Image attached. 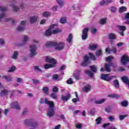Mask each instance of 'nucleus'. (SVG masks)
<instances>
[{
	"label": "nucleus",
	"instance_id": "nucleus-1",
	"mask_svg": "<svg viewBox=\"0 0 129 129\" xmlns=\"http://www.w3.org/2000/svg\"><path fill=\"white\" fill-rule=\"evenodd\" d=\"M40 104L45 103V104L49 105L47 113V115L48 117H52L55 115V109H54V107H55V104H54V102L49 101L47 98H45V100L43 98H41L40 100Z\"/></svg>",
	"mask_w": 129,
	"mask_h": 129
},
{
	"label": "nucleus",
	"instance_id": "nucleus-2",
	"mask_svg": "<svg viewBox=\"0 0 129 129\" xmlns=\"http://www.w3.org/2000/svg\"><path fill=\"white\" fill-rule=\"evenodd\" d=\"M46 47H54L55 50L61 51L65 48V43L63 42H59L58 43L55 41H49L45 44Z\"/></svg>",
	"mask_w": 129,
	"mask_h": 129
},
{
	"label": "nucleus",
	"instance_id": "nucleus-3",
	"mask_svg": "<svg viewBox=\"0 0 129 129\" xmlns=\"http://www.w3.org/2000/svg\"><path fill=\"white\" fill-rule=\"evenodd\" d=\"M111 67L114 70L116 67H117V64H116V63L115 62L106 63L104 65V68H101L100 71L101 72H104V71H106V72H110L111 71V69H110Z\"/></svg>",
	"mask_w": 129,
	"mask_h": 129
},
{
	"label": "nucleus",
	"instance_id": "nucleus-4",
	"mask_svg": "<svg viewBox=\"0 0 129 129\" xmlns=\"http://www.w3.org/2000/svg\"><path fill=\"white\" fill-rule=\"evenodd\" d=\"M91 71L86 70L85 71V74H87L90 77V78H93L94 77V73L97 72V68L95 66H92L90 67Z\"/></svg>",
	"mask_w": 129,
	"mask_h": 129
},
{
	"label": "nucleus",
	"instance_id": "nucleus-5",
	"mask_svg": "<svg viewBox=\"0 0 129 129\" xmlns=\"http://www.w3.org/2000/svg\"><path fill=\"white\" fill-rule=\"evenodd\" d=\"M37 46L35 45H31L29 47V56L30 58H34L37 55Z\"/></svg>",
	"mask_w": 129,
	"mask_h": 129
},
{
	"label": "nucleus",
	"instance_id": "nucleus-6",
	"mask_svg": "<svg viewBox=\"0 0 129 129\" xmlns=\"http://www.w3.org/2000/svg\"><path fill=\"white\" fill-rule=\"evenodd\" d=\"M109 74H102L101 75V79H102V80H104L105 81H107V82H109L111 81V80H112V79H113V78H116V76H112L110 77H108L109 76Z\"/></svg>",
	"mask_w": 129,
	"mask_h": 129
},
{
	"label": "nucleus",
	"instance_id": "nucleus-7",
	"mask_svg": "<svg viewBox=\"0 0 129 129\" xmlns=\"http://www.w3.org/2000/svg\"><path fill=\"white\" fill-rule=\"evenodd\" d=\"M25 7V4L23 3H20L19 6H17L14 5H11V8H12V10L16 13L20 12L21 9H24Z\"/></svg>",
	"mask_w": 129,
	"mask_h": 129
},
{
	"label": "nucleus",
	"instance_id": "nucleus-8",
	"mask_svg": "<svg viewBox=\"0 0 129 129\" xmlns=\"http://www.w3.org/2000/svg\"><path fill=\"white\" fill-rule=\"evenodd\" d=\"M88 32H89V28H86L83 30L82 33V39L83 41H85L88 37Z\"/></svg>",
	"mask_w": 129,
	"mask_h": 129
},
{
	"label": "nucleus",
	"instance_id": "nucleus-9",
	"mask_svg": "<svg viewBox=\"0 0 129 129\" xmlns=\"http://www.w3.org/2000/svg\"><path fill=\"white\" fill-rule=\"evenodd\" d=\"M88 62H89V57L86 55L84 57V61L80 65L82 67H86L88 65Z\"/></svg>",
	"mask_w": 129,
	"mask_h": 129
},
{
	"label": "nucleus",
	"instance_id": "nucleus-10",
	"mask_svg": "<svg viewBox=\"0 0 129 129\" xmlns=\"http://www.w3.org/2000/svg\"><path fill=\"white\" fill-rule=\"evenodd\" d=\"M45 61L46 62H47V63H52L54 65H56V64H57V61H56L55 59L52 58L51 56H47L46 57Z\"/></svg>",
	"mask_w": 129,
	"mask_h": 129
},
{
	"label": "nucleus",
	"instance_id": "nucleus-11",
	"mask_svg": "<svg viewBox=\"0 0 129 129\" xmlns=\"http://www.w3.org/2000/svg\"><path fill=\"white\" fill-rule=\"evenodd\" d=\"M55 26H56V25L53 24L47 30L45 31L44 35L46 36V37H48V36H51V35H52V30L54 29Z\"/></svg>",
	"mask_w": 129,
	"mask_h": 129
},
{
	"label": "nucleus",
	"instance_id": "nucleus-12",
	"mask_svg": "<svg viewBox=\"0 0 129 129\" xmlns=\"http://www.w3.org/2000/svg\"><path fill=\"white\" fill-rule=\"evenodd\" d=\"M30 126L33 127V128H39V127H40V123L37 121H35V120L32 119V122H31Z\"/></svg>",
	"mask_w": 129,
	"mask_h": 129
},
{
	"label": "nucleus",
	"instance_id": "nucleus-13",
	"mask_svg": "<svg viewBox=\"0 0 129 129\" xmlns=\"http://www.w3.org/2000/svg\"><path fill=\"white\" fill-rule=\"evenodd\" d=\"M12 108H15L17 109V110H20L21 109V106H20V104L18 102H14L11 104Z\"/></svg>",
	"mask_w": 129,
	"mask_h": 129
},
{
	"label": "nucleus",
	"instance_id": "nucleus-14",
	"mask_svg": "<svg viewBox=\"0 0 129 129\" xmlns=\"http://www.w3.org/2000/svg\"><path fill=\"white\" fill-rule=\"evenodd\" d=\"M30 41V37L28 35H24L23 36V41L22 43V45H26L28 42Z\"/></svg>",
	"mask_w": 129,
	"mask_h": 129
},
{
	"label": "nucleus",
	"instance_id": "nucleus-15",
	"mask_svg": "<svg viewBox=\"0 0 129 129\" xmlns=\"http://www.w3.org/2000/svg\"><path fill=\"white\" fill-rule=\"evenodd\" d=\"M61 100H62V101H66L67 100H69V99H70V98H71V94L68 93L66 96L62 95L61 96Z\"/></svg>",
	"mask_w": 129,
	"mask_h": 129
},
{
	"label": "nucleus",
	"instance_id": "nucleus-16",
	"mask_svg": "<svg viewBox=\"0 0 129 129\" xmlns=\"http://www.w3.org/2000/svg\"><path fill=\"white\" fill-rule=\"evenodd\" d=\"M80 72H81V71L77 70L76 74H74V78L76 80H79L80 79Z\"/></svg>",
	"mask_w": 129,
	"mask_h": 129
},
{
	"label": "nucleus",
	"instance_id": "nucleus-17",
	"mask_svg": "<svg viewBox=\"0 0 129 129\" xmlns=\"http://www.w3.org/2000/svg\"><path fill=\"white\" fill-rule=\"evenodd\" d=\"M39 17L38 16H32L30 17V22L31 24H35L37 23V21H38V18Z\"/></svg>",
	"mask_w": 129,
	"mask_h": 129
},
{
	"label": "nucleus",
	"instance_id": "nucleus-18",
	"mask_svg": "<svg viewBox=\"0 0 129 129\" xmlns=\"http://www.w3.org/2000/svg\"><path fill=\"white\" fill-rule=\"evenodd\" d=\"M105 52L106 53H108L109 54L110 53H111V52H113L114 54H116V52H117V50L115 47H113L112 49H108V48H106Z\"/></svg>",
	"mask_w": 129,
	"mask_h": 129
},
{
	"label": "nucleus",
	"instance_id": "nucleus-19",
	"mask_svg": "<svg viewBox=\"0 0 129 129\" xmlns=\"http://www.w3.org/2000/svg\"><path fill=\"white\" fill-rule=\"evenodd\" d=\"M3 78L5 79L7 82H12V81H13V77L10 75H4L3 76Z\"/></svg>",
	"mask_w": 129,
	"mask_h": 129
},
{
	"label": "nucleus",
	"instance_id": "nucleus-20",
	"mask_svg": "<svg viewBox=\"0 0 129 129\" xmlns=\"http://www.w3.org/2000/svg\"><path fill=\"white\" fill-rule=\"evenodd\" d=\"M55 66H56V65L54 64L46 63L44 64V69H49V68H53Z\"/></svg>",
	"mask_w": 129,
	"mask_h": 129
},
{
	"label": "nucleus",
	"instance_id": "nucleus-21",
	"mask_svg": "<svg viewBox=\"0 0 129 129\" xmlns=\"http://www.w3.org/2000/svg\"><path fill=\"white\" fill-rule=\"evenodd\" d=\"M18 56H19V51H14L13 54L11 56V58L12 59H14V60H16V59H18Z\"/></svg>",
	"mask_w": 129,
	"mask_h": 129
},
{
	"label": "nucleus",
	"instance_id": "nucleus-22",
	"mask_svg": "<svg viewBox=\"0 0 129 129\" xmlns=\"http://www.w3.org/2000/svg\"><path fill=\"white\" fill-rule=\"evenodd\" d=\"M121 80H122V81H123V82H124V83H125L127 85H129L128 78H127L125 76H124L121 78Z\"/></svg>",
	"mask_w": 129,
	"mask_h": 129
},
{
	"label": "nucleus",
	"instance_id": "nucleus-23",
	"mask_svg": "<svg viewBox=\"0 0 129 129\" xmlns=\"http://www.w3.org/2000/svg\"><path fill=\"white\" fill-rule=\"evenodd\" d=\"M72 40H73V35L72 34H69L67 41L70 44L72 43Z\"/></svg>",
	"mask_w": 129,
	"mask_h": 129
},
{
	"label": "nucleus",
	"instance_id": "nucleus-24",
	"mask_svg": "<svg viewBox=\"0 0 129 129\" xmlns=\"http://www.w3.org/2000/svg\"><path fill=\"white\" fill-rule=\"evenodd\" d=\"M72 9L74 11H80L81 7L79 5H75L72 6Z\"/></svg>",
	"mask_w": 129,
	"mask_h": 129
},
{
	"label": "nucleus",
	"instance_id": "nucleus-25",
	"mask_svg": "<svg viewBox=\"0 0 129 129\" xmlns=\"http://www.w3.org/2000/svg\"><path fill=\"white\" fill-rule=\"evenodd\" d=\"M113 83L115 88H119V82L118 81V80H114Z\"/></svg>",
	"mask_w": 129,
	"mask_h": 129
},
{
	"label": "nucleus",
	"instance_id": "nucleus-26",
	"mask_svg": "<svg viewBox=\"0 0 129 129\" xmlns=\"http://www.w3.org/2000/svg\"><path fill=\"white\" fill-rule=\"evenodd\" d=\"M107 22V18H104L100 20L99 24L102 25H105Z\"/></svg>",
	"mask_w": 129,
	"mask_h": 129
},
{
	"label": "nucleus",
	"instance_id": "nucleus-27",
	"mask_svg": "<svg viewBox=\"0 0 129 129\" xmlns=\"http://www.w3.org/2000/svg\"><path fill=\"white\" fill-rule=\"evenodd\" d=\"M91 89V86H90V85H88L84 87L83 90L85 92H88V91H90Z\"/></svg>",
	"mask_w": 129,
	"mask_h": 129
},
{
	"label": "nucleus",
	"instance_id": "nucleus-28",
	"mask_svg": "<svg viewBox=\"0 0 129 129\" xmlns=\"http://www.w3.org/2000/svg\"><path fill=\"white\" fill-rule=\"evenodd\" d=\"M97 48V45L95 44H90L89 46V49L91 51H94V50H96Z\"/></svg>",
	"mask_w": 129,
	"mask_h": 129
},
{
	"label": "nucleus",
	"instance_id": "nucleus-29",
	"mask_svg": "<svg viewBox=\"0 0 129 129\" xmlns=\"http://www.w3.org/2000/svg\"><path fill=\"white\" fill-rule=\"evenodd\" d=\"M42 91L44 94L48 95V93H49V88L48 87H43L42 89Z\"/></svg>",
	"mask_w": 129,
	"mask_h": 129
},
{
	"label": "nucleus",
	"instance_id": "nucleus-30",
	"mask_svg": "<svg viewBox=\"0 0 129 129\" xmlns=\"http://www.w3.org/2000/svg\"><path fill=\"white\" fill-rule=\"evenodd\" d=\"M33 119H26L24 121V122L26 125H29L30 126V124L32 122Z\"/></svg>",
	"mask_w": 129,
	"mask_h": 129
},
{
	"label": "nucleus",
	"instance_id": "nucleus-31",
	"mask_svg": "<svg viewBox=\"0 0 129 129\" xmlns=\"http://www.w3.org/2000/svg\"><path fill=\"white\" fill-rule=\"evenodd\" d=\"M108 97H110V98H119V96L116 94H111L108 95Z\"/></svg>",
	"mask_w": 129,
	"mask_h": 129
},
{
	"label": "nucleus",
	"instance_id": "nucleus-32",
	"mask_svg": "<svg viewBox=\"0 0 129 129\" xmlns=\"http://www.w3.org/2000/svg\"><path fill=\"white\" fill-rule=\"evenodd\" d=\"M121 106L124 107H127L128 105V102L126 100L123 101L122 102L120 103Z\"/></svg>",
	"mask_w": 129,
	"mask_h": 129
},
{
	"label": "nucleus",
	"instance_id": "nucleus-33",
	"mask_svg": "<svg viewBox=\"0 0 129 129\" xmlns=\"http://www.w3.org/2000/svg\"><path fill=\"white\" fill-rule=\"evenodd\" d=\"M8 93H9L8 90H4L0 93V96H5V95H7Z\"/></svg>",
	"mask_w": 129,
	"mask_h": 129
},
{
	"label": "nucleus",
	"instance_id": "nucleus-34",
	"mask_svg": "<svg viewBox=\"0 0 129 129\" xmlns=\"http://www.w3.org/2000/svg\"><path fill=\"white\" fill-rule=\"evenodd\" d=\"M108 38L110 40H114V39H116V36L114 33H110Z\"/></svg>",
	"mask_w": 129,
	"mask_h": 129
},
{
	"label": "nucleus",
	"instance_id": "nucleus-35",
	"mask_svg": "<svg viewBox=\"0 0 129 129\" xmlns=\"http://www.w3.org/2000/svg\"><path fill=\"white\" fill-rule=\"evenodd\" d=\"M104 102H105V99L95 101V103H96V104H102V103H104Z\"/></svg>",
	"mask_w": 129,
	"mask_h": 129
},
{
	"label": "nucleus",
	"instance_id": "nucleus-36",
	"mask_svg": "<svg viewBox=\"0 0 129 129\" xmlns=\"http://www.w3.org/2000/svg\"><path fill=\"white\" fill-rule=\"evenodd\" d=\"M127 9L126 7L123 6L119 8L118 12L120 13H123V12H125Z\"/></svg>",
	"mask_w": 129,
	"mask_h": 129
},
{
	"label": "nucleus",
	"instance_id": "nucleus-37",
	"mask_svg": "<svg viewBox=\"0 0 129 129\" xmlns=\"http://www.w3.org/2000/svg\"><path fill=\"white\" fill-rule=\"evenodd\" d=\"M59 22L61 24H66L67 23V19L66 17H61Z\"/></svg>",
	"mask_w": 129,
	"mask_h": 129
},
{
	"label": "nucleus",
	"instance_id": "nucleus-38",
	"mask_svg": "<svg viewBox=\"0 0 129 129\" xmlns=\"http://www.w3.org/2000/svg\"><path fill=\"white\" fill-rule=\"evenodd\" d=\"M16 30L17 31H18V32H22L23 31H24L25 26H22V25H20L16 28Z\"/></svg>",
	"mask_w": 129,
	"mask_h": 129
},
{
	"label": "nucleus",
	"instance_id": "nucleus-39",
	"mask_svg": "<svg viewBox=\"0 0 129 129\" xmlns=\"http://www.w3.org/2000/svg\"><path fill=\"white\" fill-rule=\"evenodd\" d=\"M59 76L58 74H54L52 76V79L53 80H59Z\"/></svg>",
	"mask_w": 129,
	"mask_h": 129
},
{
	"label": "nucleus",
	"instance_id": "nucleus-40",
	"mask_svg": "<svg viewBox=\"0 0 129 129\" xmlns=\"http://www.w3.org/2000/svg\"><path fill=\"white\" fill-rule=\"evenodd\" d=\"M95 112H96L95 109H92L89 111L88 114H90V115L94 116L95 115Z\"/></svg>",
	"mask_w": 129,
	"mask_h": 129
},
{
	"label": "nucleus",
	"instance_id": "nucleus-41",
	"mask_svg": "<svg viewBox=\"0 0 129 129\" xmlns=\"http://www.w3.org/2000/svg\"><path fill=\"white\" fill-rule=\"evenodd\" d=\"M5 18H6V13L0 12V22H2Z\"/></svg>",
	"mask_w": 129,
	"mask_h": 129
},
{
	"label": "nucleus",
	"instance_id": "nucleus-42",
	"mask_svg": "<svg viewBox=\"0 0 129 129\" xmlns=\"http://www.w3.org/2000/svg\"><path fill=\"white\" fill-rule=\"evenodd\" d=\"M50 97L53 99H57V98H58V95L55 93H52L50 94Z\"/></svg>",
	"mask_w": 129,
	"mask_h": 129
},
{
	"label": "nucleus",
	"instance_id": "nucleus-43",
	"mask_svg": "<svg viewBox=\"0 0 129 129\" xmlns=\"http://www.w3.org/2000/svg\"><path fill=\"white\" fill-rule=\"evenodd\" d=\"M114 58L112 56H109L107 57H106V62H108L109 63H110L111 62V60L113 59Z\"/></svg>",
	"mask_w": 129,
	"mask_h": 129
},
{
	"label": "nucleus",
	"instance_id": "nucleus-44",
	"mask_svg": "<svg viewBox=\"0 0 129 129\" xmlns=\"http://www.w3.org/2000/svg\"><path fill=\"white\" fill-rule=\"evenodd\" d=\"M57 4L60 6V7H63L64 6V1L63 0H56Z\"/></svg>",
	"mask_w": 129,
	"mask_h": 129
},
{
	"label": "nucleus",
	"instance_id": "nucleus-45",
	"mask_svg": "<svg viewBox=\"0 0 129 129\" xmlns=\"http://www.w3.org/2000/svg\"><path fill=\"white\" fill-rule=\"evenodd\" d=\"M6 11H7V8L3 6H0V13H6Z\"/></svg>",
	"mask_w": 129,
	"mask_h": 129
},
{
	"label": "nucleus",
	"instance_id": "nucleus-46",
	"mask_svg": "<svg viewBox=\"0 0 129 129\" xmlns=\"http://www.w3.org/2000/svg\"><path fill=\"white\" fill-rule=\"evenodd\" d=\"M119 29L120 31L124 32L125 30H126V28L124 26H118Z\"/></svg>",
	"mask_w": 129,
	"mask_h": 129
},
{
	"label": "nucleus",
	"instance_id": "nucleus-47",
	"mask_svg": "<svg viewBox=\"0 0 129 129\" xmlns=\"http://www.w3.org/2000/svg\"><path fill=\"white\" fill-rule=\"evenodd\" d=\"M5 21V22H11L12 24H15V21H14L12 18H6Z\"/></svg>",
	"mask_w": 129,
	"mask_h": 129
},
{
	"label": "nucleus",
	"instance_id": "nucleus-48",
	"mask_svg": "<svg viewBox=\"0 0 129 129\" xmlns=\"http://www.w3.org/2000/svg\"><path fill=\"white\" fill-rule=\"evenodd\" d=\"M34 70H35L37 72H42V70H41L38 66L34 67Z\"/></svg>",
	"mask_w": 129,
	"mask_h": 129
},
{
	"label": "nucleus",
	"instance_id": "nucleus-49",
	"mask_svg": "<svg viewBox=\"0 0 129 129\" xmlns=\"http://www.w3.org/2000/svg\"><path fill=\"white\" fill-rule=\"evenodd\" d=\"M76 127L77 128L82 129L83 126H82V124L78 123L76 124Z\"/></svg>",
	"mask_w": 129,
	"mask_h": 129
},
{
	"label": "nucleus",
	"instance_id": "nucleus-50",
	"mask_svg": "<svg viewBox=\"0 0 129 129\" xmlns=\"http://www.w3.org/2000/svg\"><path fill=\"white\" fill-rule=\"evenodd\" d=\"M127 116V115H120L119 116V118L120 120H123V119H124V118H125V117H126Z\"/></svg>",
	"mask_w": 129,
	"mask_h": 129
},
{
	"label": "nucleus",
	"instance_id": "nucleus-51",
	"mask_svg": "<svg viewBox=\"0 0 129 129\" xmlns=\"http://www.w3.org/2000/svg\"><path fill=\"white\" fill-rule=\"evenodd\" d=\"M52 34H58V33H60L61 32V30H60L59 29L57 28L56 29L51 31Z\"/></svg>",
	"mask_w": 129,
	"mask_h": 129
},
{
	"label": "nucleus",
	"instance_id": "nucleus-52",
	"mask_svg": "<svg viewBox=\"0 0 129 129\" xmlns=\"http://www.w3.org/2000/svg\"><path fill=\"white\" fill-rule=\"evenodd\" d=\"M16 67L13 66L12 68H10L8 72H14V71H16Z\"/></svg>",
	"mask_w": 129,
	"mask_h": 129
},
{
	"label": "nucleus",
	"instance_id": "nucleus-53",
	"mask_svg": "<svg viewBox=\"0 0 129 129\" xmlns=\"http://www.w3.org/2000/svg\"><path fill=\"white\" fill-rule=\"evenodd\" d=\"M50 15V12H45L42 14L43 17H49V16Z\"/></svg>",
	"mask_w": 129,
	"mask_h": 129
},
{
	"label": "nucleus",
	"instance_id": "nucleus-54",
	"mask_svg": "<svg viewBox=\"0 0 129 129\" xmlns=\"http://www.w3.org/2000/svg\"><path fill=\"white\" fill-rule=\"evenodd\" d=\"M67 83H68V84H73L74 82H73V80H72V78H70L67 81Z\"/></svg>",
	"mask_w": 129,
	"mask_h": 129
},
{
	"label": "nucleus",
	"instance_id": "nucleus-55",
	"mask_svg": "<svg viewBox=\"0 0 129 129\" xmlns=\"http://www.w3.org/2000/svg\"><path fill=\"white\" fill-rule=\"evenodd\" d=\"M117 9L116 7H110V11L112 13H115L116 12Z\"/></svg>",
	"mask_w": 129,
	"mask_h": 129
},
{
	"label": "nucleus",
	"instance_id": "nucleus-56",
	"mask_svg": "<svg viewBox=\"0 0 129 129\" xmlns=\"http://www.w3.org/2000/svg\"><path fill=\"white\" fill-rule=\"evenodd\" d=\"M89 54L90 56L91 59H92V60H96V57H95V56H94L93 54L89 53Z\"/></svg>",
	"mask_w": 129,
	"mask_h": 129
},
{
	"label": "nucleus",
	"instance_id": "nucleus-57",
	"mask_svg": "<svg viewBox=\"0 0 129 129\" xmlns=\"http://www.w3.org/2000/svg\"><path fill=\"white\" fill-rule=\"evenodd\" d=\"M96 121L97 122V124H99L100 122H101V117H99L96 119Z\"/></svg>",
	"mask_w": 129,
	"mask_h": 129
},
{
	"label": "nucleus",
	"instance_id": "nucleus-58",
	"mask_svg": "<svg viewBox=\"0 0 129 129\" xmlns=\"http://www.w3.org/2000/svg\"><path fill=\"white\" fill-rule=\"evenodd\" d=\"M16 82L18 83H22L23 82V79L21 78H17Z\"/></svg>",
	"mask_w": 129,
	"mask_h": 129
},
{
	"label": "nucleus",
	"instance_id": "nucleus-59",
	"mask_svg": "<svg viewBox=\"0 0 129 129\" xmlns=\"http://www.w3.org/2000/svg\"><path fill=\"white\" fill-rule=\"evenodd\" d=\"M59 91V89L57 87H54L52 88V92H58Z\"/></svg>",
	"mask_w": 129,
	"mask_h": 129
},
{
	"label": "nucleus",
	"instance_id": "nucleus-60",
	"mask_svg": "<svg viewBox=\"0 0 129 129\" xmlns=\"http://www.w3.org/2000/svg\"><path fill=\"white\" fill-rule=\"evenodd\" d=\"M72 101L74 102V103H76L77 101H80V99L79 98H74L72 99Z\"/></svg>",
	"mask_w": 129,
	"mask_h": 129
},
{
	"label": "nucleus",
	"instance_id": "nucleus-61",
	"mask_svg": "<svg viewBox=\"0 0 129 129\" xmlns=\"http://www.w3.org/2000/svg\"><path fill=\"white\" fill-rule=\"evenodd\" d=\"M108 119L110 120V121H113L115 119L114 118V117L112 115H110V116L108 117Z\"/></svg>",
	"mask_w": 129,
	"mask_h": 129
},
{
	"label": "nucleus",
	"instance_id": "nucleus-62",
	"mask_svg": "<svg viewBox=\"0 0 129 129\" xmlns=\"http://www.w3.org/2000/svg\"><path fill=\"white\" fill-rule=\"evenodd\" d=\"M106 112H111V107L108 106L105 109Z\"/></svg>",
	"mask_w": 129,
	"mask_h": 129
},
{
	"label": "nucleus",
	"instance_id": "nucleus-63",
	"mask_svg": "<svg viewBox=\"0 0 129 129\" xmlns=\"http://www.w3.org/2000/svg\"><path fill=\"white\" fill-rule=\"evenodd\" d=\"M101 55V50H98L96 52V55L98 56H100Z\"/></svg>",
	"mask_w": 129,
	"mask_h": 129
},
{
	"label": "nucleus",
	"instance_id": "nucleus-64",
	"mask_svg": "<svg viewBox=\"0 0 129 129\" xmlns=\"http://www.w3.org/2000/svg\"><path fill=\"white\" fill-rule=\"evenodd\" d=\"M125 20H129V13H125L124 15Z\"/></svg>",
	"mask_w": 129,
	"mask_h": 129
}]
</instances>
